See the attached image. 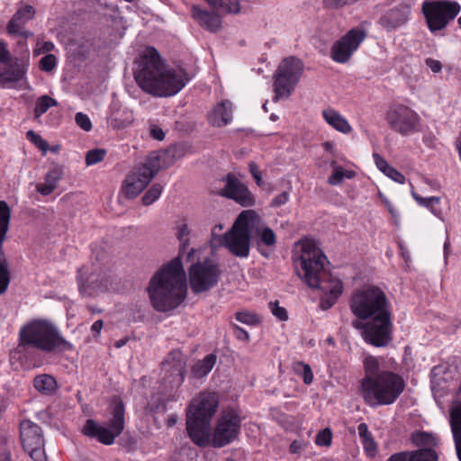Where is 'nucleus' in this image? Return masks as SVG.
Segmentation results:
<instances>
[{
  "instance_id": "f257e3e1",
  "label": "nucleus",
  "mask_w": 461,
  "mask_h": 461,
  "mask_svg": "<svg viewBox=\"0 0 461 461\" xmlns=\"http://www.w3.org/2000/svg\"><path fill=\"white\" fill-rule=\"evenodd\" d=\"M176 236L180 242L178 256L159 268L146 288L152 307L161 312L175 310L186 297V275L181 260L189 246L186 224L179 226Z\"/></svg>"
},
{
  "instance_id": "f03ea898",
  "label": "nucleus",
  "mask_w": 461,
  "mask_h": 461,
  "mask_svg": "<svg viewBox=\"0 0 461 461\" xmlns=\"http://www.w3.org/2000/svg\"><path fill=\"white\" fill-rule=\"evenodd\" d=\"M295 247L299 249L293 256L296 274L309 287L321 290L325 294L321 299L320 307L329 310L342 294V281L325 268L327 257L315 240L302 239Z\"/></svg>"
},
{
  "instance_id": "7ed1b4c3",
  "label": "nucleus",
  "mask_w": 461,
  "mask_h": 461,
  "mask_svg": "<svg viewBox=\"0 0 461 461\" xmlns=\"http://www.w3.org/2000/svg\"><path fill=\"white\" fill-rule=\"evenodd\" d=\"M134 78L138 86L154 96H172L180 92L190 78L181 68H167L158 51L148 47L136 61Z\"/></svg>"
},
{
  "instance_id": "20e7f679",
  "label": "nucleus",
  "mask_w": 461,
  "mask_h": 461,
  "mask_svg": "<svg viewBox=\"0 0 461 461\" xmlns=\"http://www.w3.org/2000/svg\"><path fill=\"white\" fill-rule=\"evenodd\" d=\"M18 347L47 354L73 349V345L63 338L57 326L44 319L32 320L21 328Z\"/></svg>"
},
{
  "instance_id": "39448f33",
  "label": "nucleus",
  "mask_w": 461,
  "mask_h": 461,
  "mask_svg": "<svg viewBox=\"0 0 461 461\" xmlns=\"http://www.w3.org/2000/svg\"><path fill=\"white\" fill-rule=\"evenodd\" d=\"M215 393L203 392L190 403L186 413V430L192 441L200 447L210 443L211 420L217 411Z\"/></svg>"
},
{
  "instance_id": "423d86ee",
  "label": "nucleus",
  "mask_w": 461,
  "mask_h": 461,
  "mask_svg": "<svg viewBox=\"0 0 461 461\" xmlns=\"http://www.w3.org/2000/svg\"><path fill=\"white\" fill-rule=\"evenodd\" d=\"M403 378L393 371L362 381V397L370 407L390 405L395 402L405 389Z\"/></svg>"
},
{
  "instance_id": "0eeeda50",
  "label": "nucleus",
  "mask_w": 461,
  "mask_h": 461,
  "mask_svg": "<svg viewBox=\"0 0 461 461\" xmlns=\"http://www.w3.org/2000/svg\"><path fill=\"white\" fill-rule=\"evenodd\" d=\"M260 216L252 210L243 211L230 230L218 237V242L235 257L247 258L250 250V232L258 230Z\"/></svg>"
},
{
  "instance_id": "6e6552de",
  "label": "nucleus",
  "mask_w": 461,
  "mask_h": 461,
  "mask_svg": "<svg viewBox=\"0 0 461 461\" xmlns=\"http://www.w3.org/2000/svg\"><path fill=\"white\" fill-rule=\"evenodd\" d=\"M124 426V403L121 398L114 397L107 409L106 427L97 424L92 419H88L83 427L82 432L104 445L110 446L113 444L115 438L122 434Z\"/></svg>"
},
{
  "instance_id": "1a4fd4ad",
  "label": "nucleus",
  "mask_w": 461,
  "mask_h": 461,
  "mask_svg": "<svg viewBox=\"0 0 461 461\" xmlns=\"http://www.w3.org/2000/svg\"><path fill=\"white\" fill-rule=\"evenodd\" d=\"M350 310L360 320H371L392 313L384 292L375 286L357 291L352 296Z\"/></svg>"
},
{
  "instance_id": "9d476101",
  "label": "nucleus",
  "mask_w": 461,
  "mask_h": 461,
  "mask_svg": "<svg viewBox=\"0 0 461 461\" xmlns=\"http://www.w3.org/2000/svg\"><path fill=\"white\" fill-rule=\"evenodd\" d=\"M96 262L84 265L77 270V282L82 296L95 297L106 291L109 276L106 268L101 264L105 253L100 249H93Z\"/></svg>"
},
{
  "instance_id": "9b49d317",
  "label": "nucleus",
  "mask_w": 461,
  "mask_h": 461,
  "mask_svg": "<svg viewBox=\"0 0 461 461\" xmlns=\"http://www.w3.org/2000/svg\"><path fill=\"white\" fill-rule=\"evenodd\" d=\"M303 72V63L296 57L283 59L273 76V101L288 99L300 81Z\"/></svg>"
},
{
  "instance_id": "f8f14e48",
  "label": "nucleus",
  "mask_w": 461,
  "mask_h": 461,
  "mask_svg": "<svg viewBox=\"0 0 461 461\" xmlns=\"http://www.w3.org/2000/svg\"><path fill=\"white\" fill-rule=\"evenodd\" d=\"M161 167V155L150 153L143 164L134 167L126 176L121 191L122 197L127 200L136 198Z\"/></svg>"
},
{
  "instance_id": "ddd939ff",
  "label": "nucleus",
  "mask_w": 461,
  "mask_h": 461,
  "mask_svg": "<svg viewBox=\"0 0 461 461\" xmlns=\"http://www.w3.org/2000/svg\"><path fill=\"white\" fill-rule=\"evenodd\" d=\"M429 30L435 33L444 30L455 20L461 11V5L456 1L425 0L421 5Z\"/></svg>"
},
{
  "instance_id": "4468645a",
  "label": "nucleus",
  "mask_w": 461,
  "mask_h": 461,
  "mask_svg": "<svg viewBox=\"0 0 461 461\" xmlns=\"http://www.w3.org/2000/svg\"><path fill=\"white\" fill-rule=\"evenodd\" d=\"M191 291L199 294L215 287L221 278V270L217 262L210 258L197 261L188 269Z\"/></svg>"
},
{
  "instance_id": "2eb2a0df",
  "label": "nucleus",
  "mask_w": 461,
  "mask_h": 461,
  "mask_svg": "<svg viewBox=\"0 0 461 461\" xmlns=\"http://www.w3.org/2000/svg\"><path fill=\"white\" fill-rule=\"evenodd\" d=\"M353 326L362 328L365 341L374 347L384 348L393 340L392 313L371 319L365 324L355 321Z\"/></svg>"
},
{
  "instance_id": "dca6fc26",
  "label": "nucleus",
  "mask_w": 461,
  "mask_h": 461,
  "mask_svg": "<svg viewBox=\"0 0 461 461\" xmlns=\"http://www.w3.org/2000/svg\"><path fill=\"white\" fill-rule=\"evenodd\" d=\"M386 122L393 131L406 136L419 131L420 117L411 107L394 104L386 113Z\"/></svg>"
},
{
  "instance_id": "f3484780",
  "label": "nucleus",
  "mask_w": 461,
  "mask_h": 461,
  "mask_svg": "<svg viewBox=\"0 0 461 461\" xmlns=\"http://www.w3.org/2000/svg\"><path fill=\"white\" fill-rule=\"evenodd\" d=\"M20 438L23 450L34 461H45L44 437L41 428L25 420L20 423Z\"/></svg>"
},
{
  "instance_id": "a211bd4d",
  "label": "nucleus",
  "mask_w": 461,
  "mask_h": 461,
  "mask_svg": "<svg viewBox=\"0 0 461 461\" xmlns=\"http://www.w3.org/2000/svg\"><path fill=\"white\" fill-rule=\"evenodd\" d=\"M211 192L235 202H253L254 200L248 186L232 173L214 181Z\"/></svg>"
},
{
  "instance_id": "6ab92c4d",
  "label": "nucleus",
  "mask_w": 461,
  "mask_h": 461,
  "mask_svg": "<svg viewBox=\"0 0 461 461\" xmlns=\"http://www.w3.org/2000/svg\"><path fill=\"white\" fill-rule=\"evenodd\" d=\"M241 419L234 410L224 411L218 420L212 434V445L214 447H222L233 442L240 434Z\"/></svg>"
},
{
  "instance_id": "aec40b11",
  "label": "nucleus",
  "mask_w": 461,
  "mask_h": 461,
  "mask_svg": "<svg viewBox=\"0 0 461 461\" xmlns=\"http://www.w3.org/2000/svg\"><path fill=\"white\" fill-rule=\"evenodd\" d=\"M366 34L358 29L348 31L336 41L330 50V57L337 63H346L365 40Z\"/></svg>"
},
{
  "instance_id": "412c9836",
  "label": "nucleus",
  "mask_w": 461,
  "mask_h": 461,
  "mask_svg": "<svg viewBox=\"0 0 461 461\" xmlns=\"http://www.w3.org/2000/svg\"><path fill=\"white\" fill-rule=\"evenodd\" d=\"M11 210L7 203H0V295L4 294L11 281L8 260L4 250V241L9 229Z\"/></svg>"
},
{
  "instance_id": "4be33fe9",
  "label": "nucleus",
  "mask_w": 461,
  "mask_h": 461,
  "mask_svg": "<svg viewBox=\"0 0 461 461\" xmlns=\"http://www.w3.org/2000/svg\"><path fill=\"white\" fill-rule=\"evenodd\" d=\"M165 377L171 388H178L185 380V361L180 350H172L161 363Z\"/></svg>"
},
{
  "instance_id": "5701e85b",
  "label": "nucleus",
  "mask_w": 461,
  "mask_h": 461,
  "mask_svg": "<svg viewBox=\"0 0 461 461\" xmlns=\"http://www.w3.org/2000/svg\"><path fill=\"white\" fill-rule=\"evenodd\" d=\"M35 14L36 10L33 6L30 5H21L7 23V33L11 36H19L24 39L32 37L33 33L26 30L25 25L34 19Z\"/></svg>"
},
{
  "instance_id": "b1692460",
  "label": "nucleus",
  "mask_w": 461,
  "mask_h": 461,
  "mask_svg": "<svg viewBox=\"0 0 461 461\" xmlns=\"http://www.w3.org/2000/svg\"><path fill=\"white\" fill-rule=\"evenodd\" d=\"M410 14L411 7L408 5L400 4L386 11L379 19V24L390 32L405 24Z\"/></svg>"
},
{
  "instance_id": "393cba45",
  "label": "nucleus",
  "mask_w": 461,
  "mask_h": 461,
  "mask_svg": "<svg viewBox=\"0 0 461 461\" xmlns=\"http://www.w3.org/2000/svg\"><path fill=\"white\" fill-rule=\"evenodd\" d=\"M208 122L213 127H224L232 120V104L229 100L219 102L208 113Z\"/></svg>"
},
{
  "instance_id": "a878e982",
  "label": "nucleus",
  "mask_w": 461,
  "mask_h": 461,
  "mask_svg": "<svg viewBox=\"0 0 461 461\" xmlns=\"http://www.w3.org/2000/svg\"><path fill=\"white\" fill-rule=\"evenodd\" d=\"M192 17L210 32H217L221 28V17L218 12H208L197 5H193Z\"/></svg>"
},
{
  "instance_id": "bb28decb",
  "label": "nucleus",
  "mask_w": 461,
  "mask_h": 461,
  "mask_svg": "<svg viewBox=\"0 0 461 461\" xmlns=\"http://www.w3.org/2000/svg\"><path fill=\"white\" fill-rule=\"evenodd\" d=\"M27 68L28 64L25 61L15 60L0 71V82L3 85L19 82L24 77Z\"/></svg>"
},
{
  "instance_id": "cd10ccee",
  "label": "nucleus",
  "mask_w": 461,
  "mask_h": 461,
  "mask_svg": "<svg viewBox=\"0 0 461 461\" xmlns=\"http://www.w3.org/2000/svg\"><path fill=\"white\" fill-rule=\"evenodd\" d=\"M64 169L62 166L52 165L45 176V182L37 185V191L43 195L51 194L58 185V182L62 178Z\"/></svg>"
},
{
  "instance_id": "c85d7f7f",
  "label": "nucleus",
  "mask_w": 461,
  "mask_h": 461,
  "mask_svg": "<svg viewBox=\"0 0 461 461\" xmlns=\"http://www.w3.org/2000/svg\"><path fill=\"white\" fill-rule=\"evenodd\" d=\"M322 116L325 122L338 131L346 134L349 133L352 130L346 118L332 108L323 110Z\"/></svg>"
},
{
  "instance_id": "c756f323",
  "label": "nucleus",
  "mask_w": 461,
  "mask_h": 461,
  "mask_svg": "<svg viewBox=\"0 0 461 461\" xmlns=\"http://www.w3.org/2000/svg\"><path fill=\"white\" fill-rule=\"evenodd\" d=\"M411 440L417 449L436 450L439 445V439L433 433L427 431H414L411 435Z\"/></svg>"
},
{
  "instance_id": "7c9ffc66",
  "label": "nucleus",
  "mask_w": 461,
  "mask_h": 461,
  "mask_svg": "<svg viewBox=\"0 0 461 461\" xmlns=\"http://www.w3.org/2000/svg\"><path fill=\"white\" fill-rule=\"evenodd\" d=\"M217 360V356L211 353L205 356L202 360H199L192 366V375L195 378H203L206 376L212 367L214 366Z\"/></svg>"
},
{
  "instance_id": "2f4dec72",
  "label": "nucleus",
  "mask_w": 461,
  "mask_h": 461,
  "mask_svg": "<svg viewBox=\"0 0 461 461\" xmlns=\"http://www.w3.org/2000/svg\"><path fill=\"white\" fill-rule=\"evenodd\" d=\"M357 431L366 454L369 456H375L377 452V444L372 433L369 431L367 425L364 422L360 423L357 426Z\"/></svg>"
},
{
  "instance_id": "473e14b6",
  "label": "nucleus",
  "mask_w": 461,
  "mask_h": 461,
  "mask_svg": "<svg viewBox=\"0 0 461 461\" xmlns=\"http://www.w3.org/2000/svg\"><path fill=\"white\" fill-rule=\"evenodd\" d=\"M330 166L333 170L328 177V183L331 185H339L345 179H352L356 176L355 171L345 169L344 167L338 166L335 159L330 161Z\"/></svg>"
},
{
  "instance_id": "72a5a7b5",
  "label": "nucleus",
  "mask_w": 461,
  "mask_h": 461,
  "mask_svg": "<svg viewBox=\"0 0 461 461\" xmlns=\"http://www.w3.org/2000/svg\"><path fill=\"white\" fill-rule=\"evenodd\" d=\"M33 385L42 394L50 395L57 389L55 378L50 375H40L34 377Z\"/></svg>"
},
{
  "instance_id": "f704fd0d",
  "label": "nucleus",
  "mask_w": 461,
  "mask_h": 461,
  "mask_svg": "<svg viewBox=\"0 0 461 461\" xmlns=\"http://www.w3.org/2000/svg\"><path fill=\"white\" fill-rule=\"evenodd\" d=\"M215 12L222 14H239L240 11L237 0H205Z\"/></svg>"
},
{
  "instance_id": "c9c22d12",
  "label": "nucleus",
  "mask_w": 461,
  "mask_h": 461,
  "mask_svg": "<svg viewBox=\"0 0 461 461\" xmlns=\"http://www.w3.org/2000/svg\"><path fill=\"white\" fill-rule=\"evenodd\" d=\"M364 369L366 375L362 381H368L375 376L381 375L380 363L378 359L373 356H368L364 361Z\"/></svg>"
},
{
  "instance_id": "e433bc0d",
  "label": "nucleus",
  "mask_w": 461,
  "mask_h": 461,
  "mask_svg": "<svg viewBox=\"0 0 461 461\" xmlns=\"http://www.w3.org/2000/svg\"><path fill=\"white\" fill-rule=\"evenodd\" d=\"M409 461H438V453L432 449H415L408 451Z\"/></svg>"
},
{
  "instance_id": "4c0bfd02",
  "label": "nucleus",
  "mask_w": 461,
  "mask_h": 461,
  "mask_svg": "<svg viewBox=\"0 0 461 461\" xmlns=\"http://www.w3.org/2000/svg\"><path fill=\"white\" fill-rule=\"evenodd\" d=\"M262 225V220L260 219V224L258 227V230H254L253 231H256V233L259 237V240L262 244L267 246V247H275L276 244V235L274 232V230L269 227H263Z\"/></svg>"
},
{
  "instance_id": "58836bf2",
  "label": "nucleus",
  "mask_w": 461,
  "mask_h": 461,
  "mask_svg": "<svg viewBox=\"0 0 461 461\" xmlns=\"http://www.w3.org/2000/svg\"><path fill=\"white\" fill-rule=\"evenodd\" d=\"M58 105V102L56 99L47 95H41V97H39L35 103V107H34V115L36 118H39L41 117L43 113H45L49 108L52 107V106H57Z\"/></svg>"
},
{
  "instance_id": "ea45409f",
  "label": "nucleus",
  "mask_w": 461,
  "mask_h": 461,
  "mask_svg": "<svg viewBox=\"0 0 461 461\" xmlns=\"http://www.w3.org/2000/svg\"><path fill=\"white\" fill-rule=\"evenodd\" d=\"M106 150L104 149H94L86 152V163L87 166L95 165L104 160Z\"/></svg>"
},
{
  "instance_id": "a19ab883",
  "label": "nucleus",
  "mask_w": 461,
  "mask_h": 461,
  "mask_svg": "<svg viewBox=\"0 0 461 461\" xmlns=\"http://www.w3.org/2000/svg\"><path fill=\"white\" fill-rule=\"evenodd\" d=\"M26 138L32 143H33L39 149H41L44 154L49 149L48 141L43 140L41 135L34 132L32 130H30L29 131H27Z\"/></svg>"
},
{
  "instance_id": "79ce46f5",
  "label": "nucleus",
  "mask_w": 461,
  "mask_h": 461,
  "mask_svg": "<svg viewBox=\"0 0 461 461\" xmlns=\"http://www.w3.org/2000/svg\"><path fill=\"white\" fill-rule=\"evenodd\" d=\"M236 320L247 325H256L259 323L260 319L258 314L249 312H236Z\"/></svg>"
},
{
  "instance_id": "37998d69",
  "label": "nucleus",
  "mask_w": 461,
  "mask_h": 461,
  "mask_svg": "<svg viewBox=\"0 0 461 461\" xmlns=\"http://www.w3.org/2000/svg\"><path fill=\"white\" fill-rule=\"evenodd\" d=\"M358 0H322V6L329 10H338L346 5H350Z\"/></svg>"
},
{
  "instance_id": "c03bdc74",
  "label": "nucleus",
  "mask_w": 461,
  "mask_h": 461,
  "mask_svg": "<svg viewBox=\"0 0 461 461\" xmlns=\"http://www.w3.org/2000/svg\"><path fill=\"white\" fill-rule=\"evenodd\" d=\"M332 440V432L330 429L326 428L318 432L315 438V443L318 446L330 447Z\"/></svg>"
},
{
  "instance_id": "a18cd8bd",
  "label": "nucleus",
  "mask_w": 461,
  "mask_h": 461,
  "mask_svg": "<svg viewBox=\"0 0 461 461\" xmlns=\"http://www.w3.org/2000/svg\"><path fill=\"white\" fill-rule=\"evenodd\" d=\"M57 66V58L53 54H47L40 60V68L45 72L52 71Z\"/></svg>"
},
{
  "instance_id": "49530a36",
  "label": "nucleus",
  "mask_w": 461,
  "mask_h": 461,
  "mask_svg": "<svg viewBox=\"0 0 461 461\" xmlns=\"http://www.w3.org/2000/svg\"><path fill=\"white\" fill-rule=\"evenodd\" d=\"M162 189L163 188L159 184L152 185V186L143 195L141 202H156V200L160 197Z\"/></svg>"
},
{
  "instance_id": "de8ad7c7",
  "label": "nucleus",
  "mask_w": 461,
  "mask_h": 461,
  "mask_svg": "<svg viewBox=\"0 0 461 461\" xmlns=\"http://www.w3.org/2000/svg\"><path fill=\"white\" fill-rule=\"evenodd\" d=\"M296 371L302 372L303 380L305 384H310L312 383L313 374L311 366L308 364H304L303 362L298 363Z\"/></svg>"
},
{
  "instance_id": "09e8293b",
  "label": "nucleus",
  "mask_w": 461,
  "mask_h": 461,
  "mask_svg": "<svg viewBox=\"0 0 461 461\" xmlns=\"http://www.w3.org/2000/svg\"><path fill=\"white\" fill-rule=\"evenodd\" d=\"M75 121L77 124L86 131H89L92 129V123L89 117L81 112L76 113Z\"/></svg>"
},
{
  "instance_id": "8fccbe9b",
  "label": "nucleus",
  "mask_w": 461,
  "mask_h": 461,
  "mask_svg": "<svg viewBox=\"0 0 461 461\" xmlns=\"http://www.w3.org/2000/svg\"><path fill=\"white\" fill-rule=\"evenodd\" d=\"M269 307L274 316H276L280 321H286L288 319V314L286 310L284 307L278 305V302H270Z\"/></svg>"
},
{
  "instance_id": "3c124183",
  "label": "nucleus",
  "mask_w": 461,
  "mask_h": 461,
  "mask_svg": "<svg viewBox=\"0 0 461 461\" xmlns=\"http://www.w3.org/2000/svg\"><path fill=\"white\" fill-rule=\"evenodd\" d=\"M384 174L397 183L403 184L405 182V176L391 166L387 167Z\"/></svg>"
},
{
  "instance_id": "603ef678",
  "label": "nucleus",
  "mask_w": 461,
  "mask_h": 461,
  "mask_svg": "<svg viewBox=\"0 0 461 461\" xmlns=\"http://www.w3.org/2000/svg\"><path fill=\"white\" fill-rule=\"evenodd\" d=\"M249 172L252 175L254 180L256 181L258 185H262V177H261V172L255 162H250L249 165Z\"/></svg>"
},
{
  "instance_id": "864d4df0",
  "label": "nucleus",
  "mask_w": 461,
  "mask_h": 461,
  "mask_svg": "<svg viewBox=\"0 0 461 461\" xmlns=\"http://www.w3.org/2000/svg\"><path fill=\"white\" fill-rule=\"evenodd\" d=\"M11 60V54L7 49V45L3 41H0V62L7 64Z\"/></svg>"
},
{
  "instance_id": "5fc2aeb1",
  "label": "nucleus",
  "mask_w": 461,
  "mask_h": 461,
  "mask_svg": "<svg viewBox=\"0 0 461 461\" xmlns=\"http://www.w3.org/2000/svg\"><path fill=\"white\" fill-rule=\"evenodd\" d=\"M373 158H374V161L377 167V168L382 171L383 173L385 172V170L387 169V167L390 166L387 161L381 156L379 155L378 153H374L373 154Z\"/></svg>"
},
{
  "instance_id": "6e6d98bb",
  "label": "nucleus",
  "mask_w": 461,
  "mask_h": 461,
  "mask_svg": "<svg viewBox=\"0 0 461 461\" xmlns=\"http://www.w3.org/2000/svg\"><path fill=\"white\" fill-rule=\"evenodd\" d=\"M425 64L427 65L428 68H430V70L433 72V73H438L441 71L442 69V64L440 61L437 60V59H433L431 58H427L425 59Z\"/></svg>"
},
{
  "instance_id": "4d7b16f0",
  "label": "nucleus",
  "mask_w": 461,
  "mask_h": 461,
  "mask_svg": "<svg viewBox=\"0 0 461 461\" xmlns=\"http://www.w3.org/2000/svg\"><path fill=\"white\" fill-rule=\"evenodd\" d=\"M232 328L234 330V335L238 339L242 341H248L249 339V335L244 329L240 328L237 324H233Z\"/></svg>"
},
{
  "instance_id": "13d9d810",
  "label": "nucleus",
  "mask_w": 461,
  "mask_h": 461,
  "mask_svg": "<svg viewBox=\"0 0 461 461\" xmlns=\"http://www.w3.org/2000/svg\"><path fill=\"white\" fill-rule=\"evenodd\" d=\"M434 215L443 220V212L439 207L441 203H423Z\"/></svg>"
},
{
  "instance_id": "bf43d9fd",
  "label": "nucleus",
  "mask_w": 461,
  "mask_h": 461,
  "mask_svg": "<svg viewBox=\"0 0 461 461\" xmlns=\"http://www.w3.org/2000/svg\"><path fill=\"white\" fill-rule=\"evenodd\" d=\"M386 461H409L408 451H401L391 455Z\"/></svg>"
},
{
  "instance_id": "052dcab7",
  "label": "nucleus",
  "mask_w": 461,
  "mask_h": 461,
  "mask_svg": "<svg viewBox=\"0 0 461 461\" xmlns=\"http://www.w3.org/2000/svg\"><path fill=\"white\" fill-rule=\"evenodd\" d=\"M150 135L152 136L153 139H155L157 140H163L165 138L164 131H162V129H160L158 127L152 128L150 130Z\"/></svg>"
},
{
  "instance_id": "680f3d73",
  "label": "nucleus",
  "mask_w": 461,
  "mask_h": 461,
  "mask_svg": "<svg viewBox=\"0 0 461 461\" xmlns=\"http://www.w3.org/2000/svg\"><path fill=\"white\" fill-rule=\"evenodd\" d=\"M412 196L417 202H429V203L439 202V197H437V196H429V197L422 198V197L418 196L415 193H412Z\"/></svg>"
},
{
  "instance_id": "e2e57ef3",
  "label": "nucleus",
  "mask_w": 461,
  "mask_h": 461,
  "mask_svg": "<svg viewBox=\"0 0 461 461\" xmlns=\"http://www.w3.org/2000/svg\"><path fill=\"white\" fill-rule=\"evenodd\" d=\"M54 44L51 41H45L43 42L41 50L42 52H50L54 50Z\"/></svg>"
},
{
  "instance_id": "0e129e2a",
  "label": "nucleus",
  "mask_w": 461,
  "mask_h": 461,
  "mask_svg": "<svg viewBox=\"0 0 461 461\" xmlns=\"http://www.w3.org/2000/svg\"><path fill=\"white\" fill-rule=\"evenodd\" d=\"M103 326H104L103 321L102 320H97L96 321H95L93 323L91 330L94 332L99 333L101 331Z\"/></svg>"
},
{
  "instance_id": "69168bd1",
  "label": "nucleus",
  "mask_w": 461,
  "mask_h": 461,
  "mask_svg": "<svg viewBox=\"0 0 461 461\" xmlns=\"http://www.w3.org/2000/svg\"><path fill=\"white\" fill-rule=\"evenodd\" d=\"M322 147L324 148V149L328 152H330L331 155H335V150H334V144L330 141H325L323 144H322Z\"/></svg>"
},
{
  "instance_id": "338daca9",
  "label": "nucleus",
  "mask_w": 461,
  "mask_h": 461,
  "mask_svg": "<svg viewBox=\"0 0 461 461\" xmlns=\"http://www.w3.org/2000/svg\"><path fill=\"white\" fill-rule=\"evenodd\" d=\"M449 249H450V240L448 237H447L446 241L444 242V258L445 261H447V258L449 255Z\"/></svg>"
},
{
  "instance_id": "774afa93",
  "label": "nucleus",
  "mask_w": 461,
  "mask_h": 461,
  "mask_svg": "<svg viewBox=\"0 0 461 461\" xmlns=\"http://www.w3.org/2000/svg\"><path fill=\"white\" fill-rule=\"evenodd\" d=\"M399 247L401 249V254L402 258H404L405 262L407 263L410 260V254L406 248L402 243H399Z\"/></svg>"
}]
</instances>
